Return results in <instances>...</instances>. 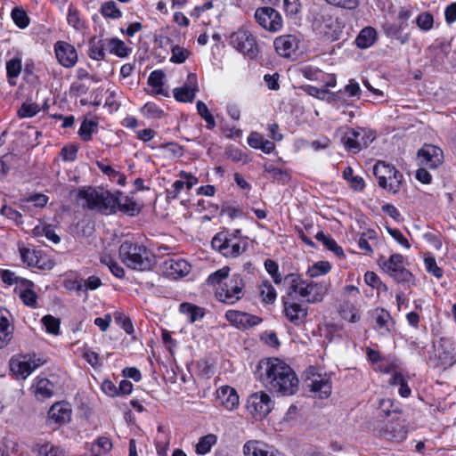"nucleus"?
Listing matches in <instances>:
<instances>
[{"instance_id": "7c9ffc66", "label": "nucleus", "mask_w": 456, "mask_h": 456, "mask_svg": "<svg viewBox=\"0 0 456 456\" xmlns=\"http://www.w3.org/2000/svg\"><path fill=\"white\" fill-rule=\"evenodd\" d=\"M34 283L28 280L24 281L20 287H15L14 291L19 295L20 300L28 306L37 305V296L33 290Z\"/></svg>"}, {"instance_id": "bb28decb", "label": "nucleus", "mask_w": 456, "mask_h": 456, "mask_svg": "<svg viewBox=\"0 0 456 456\" xmlns=\"http://www.w3.org/2000/svg\"><path fill=\"white\" fill-rule=\"evenodd\" d=\"M6 77L10 86H14L17 84V78L22 71V54L17 53L12 58L5 62Z\"/></svg>"}, {"instance_id": "0eeeda50", "label": "nucleus", "mask_w": 456, "mask_h": 456, "mask_svg": "<svg viewBox=\"0 0 456 456\" xmlns=\"http://www.w3.org/2000/svg\"><path fill=\"white\" fill-rule=\"evenodd\" d=\"M379 265L381 269L398 283H410L411 273L404 266V257L400 254H393L389 258L380 257Z\"/></svg>"}, {"instance_id": "6e6d98bb", "label": "nucleus", "mask_w": 456, "mask_h": 456, "mask_svg": "<svg viewBox=\"0 0 456 456\" xmlns=\"http://www.w3.org/2000/svg\"><path fill=\"white\" fill-rule=\"evenodd\" d=\"M229 267H223L208 275L206 282L208 285L216 286L220 284L229 276Z\"/></svg>"}, {"instance_id": "e2e57ef3", "label": "nucleus", "mask_w": 456, "mask_h": 456, "mask_svg": "<svg viewBox=\"0 0 456 456\" xmlns=\"http://www.w3.org/2000/svg\"><path fill=\"white\" fill-rule=\"evenodd\" d=\"M265 171L269 173L272 177L279 182L286 183L289 179V174L278 167H275L273 165L266 164L264 167Z\"/></svg>"}, {"instance_id": "473e14b6", "label": "nucleus", "mask_w": 456, "mask_h": 456, "mask_svg": "<svg viewBox=\"0 0 456 456\" xmlns=\"http://www.w3.org/2000/svg\"><path fill=\"white\" fill-rule=\"evenodd\" d=\"M105 47H107V39L92 37L88 43V56L94 61L105 60Z\"/></svg>"}, {"instance_id": "2f4dec72", "label": "nucleus", "mask_w": 456, "mask_h": 456, "mask_svg": "<svg viewBox=\"0 0 456 456\" xmlns=\"http://www.w3.org/2000/svg\"><path fill=\"white\" fill-rule=\"evenodd\" d=\"M375 318L374 329L382 336H387L390 333V314L384 309H376L373 313Z\"/></svg>"}, {"instance_id": "4468645a", "label": "nucleus", "mask_w": 456, "mask_h": 456, "mask_svg": "<svg viewBox=\"0 0 456 456\" xmlns=\"http://www.w3.org/2000/svg\"><path fill=\"white\" fill-rule=\"evenodd\" d=\"M379 436L383 438L393 441L402 442L407 436L404 421L401 419L398 414L394 415L379 429Z\"/></svg>"}, {"instance_id": "72a5a7b5", "label": "nucleus", "mask_w": 456, "mask_h": 456, "mask_svg": "<svg viewBox=\"0 0 456 456\" xmlns=\"http://www.w3.org/2000/svg\"><path fill=\"white\" fill-rule=\"evenodd\" d=\"M107 49L110 54L121 59L126 58L132 53V48L118 37L107 38Z\"/></svg>"}, {"instance_id": "09e8293b", "label": "nucleus", "mask_w": 456, "mask_h": 456, "mask_svg": "<svg viewBox=\"0 0 456 456\" xmlns=\"http://www.w3.org/2000/svg\"><path fill=\"white\" fill-rule=\"evenodd\" d=\"M330 269L331 265L328 261H318L308 268L307 274L312 278H315L328 273Z\"/></svg>"}, {"instance_id": "e433bc0d", "label": "nucleus", "mask_w": 456, "mask_h": 456, "mask_svg": "<svg viewBox=\"0 0 456 456\" xmlns=\"http://www.w3.org/2000/svg\"><path fill=\"white\" fill-rule=\"evenodd\" d=\"M179 311L188 317L190 322H194L204 315L202 308L191 303H182Z\"/></svg>"}, {"instance_id": "f704fd0d", "label": "nucleus", "mask_w": 456, "mask_h": 456, "mask_svg": "<svg viewBox=\"0 0 456 456\" xmlns=\"http://www.w3.org/2000/svg\"><path fill=\"white\" fill-rule=\"evenodd\" d=\"M378 33L372 27L363 28L355 38V45L361 49L370 47L377 40Z\"/></svg>"}, {"instance_id": "dca6fc26", "label": "nucleus", "mask_w": 456, "mask_h": 456, "mask_svg": "<svg viewBox=\"0 0 456 456\" xmlns=\"http://www.w3.org/2000/svg\"><path fill=\"white\" fill-rule=\"evenodd\" d=\"M417 158L419 166L435 169L443 163L444 154L440 148L426 144L418 151Z\"/></svg>"}, {"instance_id": "c03bdc74", "label": "nucleus", "mask_w": 456, "mask_h": 456, "mask_svg": "<svg viewBox=\"0 0 456 456\" xmlns=\"http://www.w3.org/2000/svg\"><path fill=\"white\" fill-rule=\"evenodd\" d=\"M141 112L145 118H151V119H159V118H162L165 115L163 110H161L154 102L145 103L142 107Z\"/></svg>"}, {"instance_id": "3c124183", "label": "nucleus", "mask_w": 456, "mask_h": 456, "mask_svg": "<svg viewBox=\"0 0 456 456\" xmlns=\"http://www.w3.org/2000/svg\"><path fill=\"white\" fill-rule=\"evenodd\" d=\"M197 111L199 115L207 123L208 129H213L216 126V121L213 115L209 112L208 106L201 101H199L196 104Z\"/></svg>"}, {"instance_id": "39448f33", "label": "nucleus", "mask_w": 456, "mask_h": 456, "mask_svg": "<svg viewBox=\"0 0 456 456\" xmlns=\"http://www.w3.org/2000/svg\"><path fill=\"white\" fill-rule=\"evenodd\" d=\"M312 28L317 35L330 41L337 40L342 32V26L338 18L327 10L315 14Z\"/></svg>"}, {"instance_id": "4c0bfd02", "label": "nucleus", "mask_w": 456, "mask_h": 456, "mask_svg": "<svg viewBox=\"0 0 456 456\" xmlns=\"http://www.w3.org/2000/svg\"><path fill=\"white\" fill-rule=\"evenodd\" d=\"M343 178L349 183V186L354 191H362L365 187L364 180L362 176L355 175L351 167H346L343 171Z\"/></svg>"}, {"instance_id": "c85d7f7f", "label": "nucleus", "mask_w": 456, "mask_h": 456, "mask_svg": "<svg viewBox=\"0 0 456 456\" xmlns=\"http://www.w3.org/2000/svg\"><path fill=\"white\" fill-rule=\"evenodd\" d=\"M34 395L37 400H45L53 395L54 385L45 378L37 377L32 386Z\"/></svg>"}, {"instance_id": "2eb2a0df", "label": "nucleus", "mask_w": 456, "mask_h": 456, "mask_svg": "<svg viewBox=\"0 0 456 456\" xmlns=\"http://www.w3.org/2000/svg\"><path fill=\"white\" fill-rule=\"evenodd\" d=\"M306 385L314 393H317L320 398H327L331 394V382L326 374L318 373L311 367L306 376Z\"/></svg>"}, {"instance_id": "f8f14e48", "label": "nucleus", "mask_w": 456, "mask_h": 456, "mask_svg": "<svg viewBox=\"0 0 456 456\" xmlns=\"http://www.w3.org/2000/svg\"><path fill=\"white\" fill-rule=\"evenodd\" d=\"M44 363L45 361L35 354L19 355L11 359L10 369L16 377L25 379Z\"/></svg>"}, {"instance_id": "5fc2aeb1", "label": "nucleus", "mask_w": 456, "mask_h": 456, "mask_svg": "<svg viewBox=\"0 0 456 456\" xmlns=\"http://www.w3.org/2000/svg\"><path fill=\"white\" fill-rule=\"evenodd\" d=\"M101 13L102 16L110 19H118L122 16V12L117 7L113 1H108L102 5Z\"/></svg>"}, {"instance_id": "de8ad7c7", "label": "nucleus", "mask_w": 456, "mask_h": 456, "mask_svg": "<svg viewBox=\"0 0 456 456\" xmlns=\"http://www.w3.org/2000/svg\"><path fill=\"white\" fill-rule=\"evenodd\" d=\"M305 92L309 95L314 96L320 100L327 101L329 102H333L336 99L335 94L328 91L327 89L308 86L305 88Z\"/></svg>"}, {"instance_id": "6ab92c4d", "label": "nucleus", "mask_w": 456, "mask_h": 456, "mask_svg": "<svg viewBox=\"0 0 456 456\" xmlns=\"http://www.w3.org/2000/svg\"><path fill=\"white\" fill-rule=\"evenodd\" d=\"M226 320L240 330H248L260 324L263 319L257 315L237 310H229L225 313Z\"/></svg>"}, {"instance_id": "338daca9", "label": "nucleus", "mask_w": 456, "mask_h": 456, "mask_svg": "<svg viewBox=\"0 0 456 456\" xmlns=\"http://www.w3.org/2000/svg\"><path fill=\"white\" fill-rule=\"evenodd\" d=\"M2 280L4 283L8 285L15 284L16 287H20L24 281H27V279H24L22 277L17 276L14 273L4 270L2 273Z\"/></svg>"}, {"instance_id": "1a4fd4ad", "label": "nucleus", "mask_w": 456, "mask_h": 456, "mask_svg": "<svg viewBox=\"0 0 456 456\" xmlns=\"http://www.w3.org/2000/svg\"><path fill=\"white\" fill-rule=\"evenodd\" d=\"M273 406L271 396L264 391L251 394L246 403L247 411L255 420L264 419L271 412Z\"/></svg>"}, {"instance_id": "a18cd8bd", "label": "nucleus", "mask_w": 456, "mask_h": 456, "mask_svg": "<svg viewBox=\"0 0 456 456\" xmlns=\"http://www.w3.org/2000/svg\"><path fill=\"white\" fill-rule=\"evenodd\" d=\"M97 126V122L86 119L80 126L78 134L83 141L88 142L92 139L93 134L96 132Z\"/></svg>"}, {"instance_id": "cd10ccee", "label": "nucleus", "mask_w": 456, "mask_h": 456, "mask_svg": "<svg viewBox=\"0 0 456 456\" xmlns=\"http://www.w3.org/2000/svg\"><path fill=\"white\" fill-rule=\"evenodd\" d=\"M284 282L287 285L288 298H292L294 295L303 297L306 281L303 280L300 275L297 273H289L285 276Z\"/></svg>"}, {"instance_id": "13d9d810", "label": "nucleus", "mask_w": 456, "mask_h": 456, "mask_svg": "<svg viewBox=\"0 0 456 456\" xmlns=\"http://www.w3.org/2000/svg\"><path fill=\"white\" fill-rule=\"evenodd\" d=\"M12 19L20 28H25L29 24V18L26 12L20 8H14L12 11Z\"/></svg>"}, {"instance_id": "ea45409f", "label": "nucleus", "mask_w": 456, "mask_h": 456, "mask_svg": "<svg viewBox=\"0 0 456 456\" xmlns=\"http://www.w3.org/2000/svg\"><path fill=\"white\" fill-rule=\"evenodd\" d=\"M217 442V437L214 434H208L200 438L195 446V452L199 455H205L210 452L213 445Z\"/></svg>"}, {"instance_id": "9b49d317", "label": "nucleus", "mask_w": 456, "mask_h": 456, "mask_svg": "<svg viewBox=\"0 0 456 456\" xmlns=\"http://www.w3.org/2000/svg\"><path fill=\"white\" fill-rule=\"evenodd\" d=\"M230 44L238 52L249 58H255L259 52L256 37L244 28H240L230 36Z\"/></svg>"}, {"instance_id": "864d4df0", "label": "nucleus", "mask_w": 456, "mask_h": 456, "mask_svg": "<svg viewBox=\"0 0 456 456\" xmlns=\"http://www.w3.org/2000/svg\"><path fill=\"white\" fill-rule=\"evenodd\" d=\"M165 74L162 70L152 71L148 77V85L156 89V94H162V86Z\"/></svg>"}, {"instance_id": "c756f323", "label": "nucleus", "mask_w": 456, "mask_h": 456, "mask_svg": "<svg viewBox=\"0 0 456 456\" xmlns=\"http://www.w3.org/2000/svg\"><path fill=\"white\" fill-rule=\"evenodd\" d=\"M8 311L0 308V348L4 347L12 338L13 326L9 320Z\"/></svg>"}, {"instance_id": "6e6552de", "label": "nucleus", "mask_w": 456, "mask_h": 456, "mask_svg": "<svg viewBox=\"0 0 456 456\" xmlns=\"http://www.w3.org/2000/svg\"><path fill=\"white\" fill-rule=\"evenodd\" d=\"M374 139L375 133L372 130L357 127L347 128L341 142L346 151L356 153L370 145Z\"/></svg>"}, {"instance_id": "423d86ee", "label": "nucleus", "mask_w": 456, "mask_h": 456, "mask_svg": "<svg viewBox=\"0 0 456 456\" xmlns=\"http://www.w3.org/2000/svg\"><path fill=\"white\" fill-rule=\"evenodd\" d=\"M373 174L381 188L394 194L399 191L403 175L395 167L378 161L373 167Z\"/></svg>"}, {"instance_id": "774afa93", "label": "nucleus", "mask_w": 456, "mask_h": 456, "mask_svg": "<svg viewBox=\"0 0 456 456\" xmlns=\"http://www.w3.org/2000/svg\"><path fill=\"white\" fill-rule=\"evenodd\" d=\"M424 264L427 271L436 278L443 276V271L437 266L436 261L433 256H426Z\"/></svg>"}, {"instance_id": "a19ab883", "label": "nucleus", "mask_w": 456, "mask_h": 456, "mask_svg": "<svg viewBox=\"0 0 456 456\" xmlns=\"http://www.w3.org/2000/svg\"><path fill=\"white\" fill-rule=\"evenodd\" d=\"M32 452L37 456H61V451L58 446L51 443L37 444Z\"/></svg>"}, {"instance_id": "0e129e2a", "label": "nucleus", "mask_w": 456, "mask_h": 456, "mask_svg": "<svg viewBox=\"0 0 456 456\" xmlns=\"http://www.w3.org/2000/svg\"><path fill=\"white\" fill-rule=\"evenodd\" d=\"M39 110V105L37 103H23L18 110V115L22 118H32L37 115Z\"/></svg>"}, {"instance_id": "f03ea898", "label": "nucleus", "mask_w": 456, "mask_h": 456, "mask_svg": "<svg viewBox=\"0 0 456 456\" xmlns=\"http://www.w3.org/2000/svg\"><path fill=\"white\" fill-rule=\"evenodd\" d=\"M117 194L119 193H112L102 187L84 186L77 190L76 200L83 208L110 215L117 211L119 203Z\"/></svg>"}, {"instance_id": "ddd939ff", "label": "nucleus", "mask_w": 456, "mask_h": 456, "mask_svg": "<svg viewBox=\"0 0 456 456\" xmlns=\"http://www.w3.org/2000/svg\"><path fill=\"white\" fill-rule=\"evenodd\" d=\"M256 22L265 30L278 32L282 28L283 20L280 12L272 7L257 8L255 12Z\"/></svg>"}, {"instance_id": "f257e3e1", "label": "nucleus", "mask_w": 456, "mask_h": 456, "mask_svg": "<svg viewBox=\"0 0 456 456\" xmlns=\"http://www.w3.org/2000/svg\"><path fill=\"white\" fill-rule=\"evenodd\" d=\"M260 381L272 393L289 396L297 393L299 380L292 368L278 358L259 362Z\"/></svg>"}, {"instance_id": "4be33fe9", "label": "nucleus", "mask_w": 456, "mask_h": 456, "mask_svg": "<svg viewBox=\"0 0 456 456\" xmlns=\"http://www.w3.org/2000/svg\"><path fill=\"white\" fill-rule=\"evenodd\" d=\"M300 40L294 35H282L276 37L273 46L276 53L283 58H291L299 48Z\"/></svg>"}, {"instance_id": "8fccbe9b", "label": "nucleus", "mask_w": 456, "mask_h": 456, "mask_svg": "<svg viewBox=\"0 0 456 456\" xmlns=\"http://www.w3.org/2000/svg\"><path fill=\"white\" fill-rule=\"evenodd\" d=\"M191 52L178 45H173L171 49L170 61L174 63H183L190 56Z\"/></svg>"}, {"instance_id": "aec40b11", "label": "nucleus", "mask_w": 456, "mask_h": 456, "mask_svg": "<svg viewBox=\"0 0 456 456\" xmlns=\"http://www.w3.org/2000/svg\"><path fill=\"white\" fill-rule=\"evenodd\" d=\"M161 270L166 276L175 280L187 275L191 271V265L183 258L171 257L161 264Z\"/></svg>"}, {"instance_id": "4d7b16f0", "label": "nucleus", "mask_w": 456, "mask_h": 456, "mask_svg": "<svg viewBox=\"0 0 456 456\" xmlns=\"http://www.w3.org/2000/svg\"><path fill=\"white\" fill-rule=\"evenodd\" d=\"M35 235L45 236L50 241L57 244L60 242V237L56 234L54 230L50 225L37 226L34 229Z\"/></svg>"}, {"instance_id": "69168bd1", "label": "nucleus", "mask_w": 456, "mask_h": 456, "mask_svg": "<svg viewBox=\"0 0 456 456\" xmlns=\"http://www.w3.org/2000/svg\"><path fill=\"white\" fill-rule=\"evenodd\" d=\"M265 267L275 284H280L282 281L281 275L279 273V266L275 261L271 259L265 260Z\"/></svg>"}, {"instance_id": "c9c22d12", "label": "nucleus", "mask_w": 456, "mask_h": 456, "mask_svg": "<svg viewBox=\"0 0 456 456\" xmlns=\"http://www.w3.org/2000/svg\"><path fill=\"white\" fill-rule=\"evenodd\" d=\"M67 22L74 29L82 31L86 28V22L82 19L79 11L72 4L69 5Z\"/></svg>"}, {"instance_id": "f3484780", "label": "nucleus", "mask_w": 456, "mask_h": 456, "mask_svg": "<svg viewBox=\"0 0 456 456\" xmlns=\"http://www.w3.org/2000/svg\"><path fill=\"white\" fill-rule=\"evenodd\" d=\"M19 251L21 260L29 267L38 269H52L53 263L44 256L39 250L27 248L24 244L19 245Z\"/></svg>"}, {"instance_id": "680f3d73", "label": "nucleus", "mask_w": 456, "mask_h": 456, "mask_svg": "<svg viewBox=\"0 0 456 456\" xmlns=\"http://www.w3.org/2000/svg\"><path fill=\"white\" fill-rule=\"evenodd\" d=\"M300 72L302 76L308 80H319L325 76V73H323L321 69L311 65H305L302 67L300 69Z\"/></svg>"}, {"instance_id": "393cba45", "label": "nucleus", "mask_w": 456, "mask_h": 456, "mask_svg": "<svg viewBox=\"0 0 456 456\" xmlns=\"http://www.w3.org/2000/svg\"><path fill=\"white\" fill-rule=\"evenodd\" d=\"M304 290L303 298L308 303H318L322 301L328 291L327 284L323 282H309L306 281Z\"/></svg>"}, {"instance_id": "052dcab7", "label": "nucleus", "mask_w": 456, "mask_h": 456, "mask_svg": "<svg viewBox=\"0 0 456 456\" xmlns=\"http://www.w3.org/2000/svg\"><path fill=\"white\" fill-rule=\"evenodd\" d=\"M102 285V281L99 277L92 275L89 276L87 279L83 280L81 282L78 283L77 289V290H94L98 289Z\"/></svg>"}, {"instance_id": "b1692460", "label": "nucleus", "mask_w": 456, "mask_h": 456, "mask_svg": "<svg viewBox=\"0 0 456 456\" xmlns=\"http://www.w3.org/2000/svg\"><path fill=\"white\" fill-rule=\"evenodd\" d=\"M199 91L198 79L195 74H189L186 83L173 90L174 97L181 102H191Z\"/></svg>"}, {"instance_id": "20e7f679", "label": "nucleus", "mask_w": 456, "mask_h": 456, "mask_svg": "<svg viewBox=\"0 0 456 456\" xmlns=\"http://www.w3.org/2000/svg\"><path fill=\"white\" fill-rule=\"evenodd\" d=\"M212 248L224 257H238L242 255L248 247L246 237L240 235V230L216 233L211 241Z\"/></svg>"}, {"instance_id": "79ce46f5", "label": "nucleus", "mask_w": 456, "mask_h": 456, "mask_svg": "<svg viewBox=\"0 0 456 456\" xmlns=\"http://www.w3.org/2000/svg\"><path fill=\"white\" fill-rule=\"evenodd\" d=\"M339 314L344 320L352 323L357 322L360 320V314L357 308L348 302L340 306Z\"/></svg>"}, {"instance_id": "a211bd4d", "label": "nucleus", "mask_w": 456, "mask_h": 456, "mask_svg": "<svg viewBox=\"0 0 456 456\" xmlns=\"http://www.w3.org/2000/svg\"><path fill=\"white\" fill-rule=\"evenodd\" d=\"M54 53L58 62L64 68L74 67L78 60L76 48L68 42L57 41L54 45Z\"/></svg>"}, {"instance_id": "412c9836", "label": "nucleus", "mask_w": 456, "mask_h": 456, "mask_svg": "<svg viewBox=\"0 0 456 456\" xmlns=\"http://www.w3.org/2000/svg\"><path fill=\"white\" fill-rule=\"evenodd\" d=\"M283 314L286 319L295 326H300L305 322L307 308L289 298H283Z\"/></svg>"}, {"instance_id": "37998d69", "label": "nucleus", "mask_w": 456, "mask_h": 456, "mask_svg": "<svg viewBox=\"0 0 456 456\" xmlns=\"http://www.w3.org/2000/svg\"><path fill=\"white\" fill-rule=\"evenodd\" d=\"M96 165L104 175L110 177V179L117 181V183L121 185L125 183V175H122L120 172L117 171L116 169H114L110 165L104 164L99 161L96 162Z\"/></svg>"}, {"instance_id": "bf43d9fd", "label": "nucleus", "mask_w": 456, "mask_h": 456, "mask_svg": "<svg viewBox=\"0 0 456 456\" xmlns=\"http://www.w3.org/2000/svg\"><path fill=\"white\" fill-rule=\"evenodd\" d=\"M42 323L45 327V330L48 333L57 335L60 331V320L53 317V315H45L42 318Z\"/></svg>"}, {"instance_id": "58836bf2", "label": "nucleus", "mask_w": 456, "mask_h": 456, "mask_svg": "<svg viewBox=\"0 0 456 456\" xmlns=\"http://www.w3.org/2000/svg\"><path fill=\"white\" fill-rule=\"evenodd\" d=\"M315 238L317 240L321 241L327 248V249L332 251L336 256H344L343 248L338 246L336 240L330 235H327L321 231L316 233Z\"/></svg>"}, {"instance_id": "49530a36", "label": "nucleus", "mask_w": 456, "mask_h": 456, "mask_svg": "<svg viewBox=\"0 0 456 456\" xmlns=\"http://www.w3.org/2000/svg\"><path fill=\"white\" fill-rule=\"evenodd\" d=\"M259 292L265 303L272 304L275 301L277 293L269 281H263L259 286Z\"/></svg>"}, {"instance_id": "603ef678", "label": "nucleus", "mask_w": 456, "mask_h": 456, "mask_svg": "<svg viewBox=\"0 0 456 456\" xmlns=\"http://www.w3.org/2000/svg\"><path fill=\"white\" fill-rule=\"evenodd\" d=\"M416 24L420 30L429 31L434 26V16L428 12H421L416 18Z\"/></svg>"}, {"instance_id": "7ed1b4c3", "label": "nucleus", "mask_w": 456, "mask_h": 456, "mask_svg": "<svg viewBox=\"0 0 456 456\" xmlns=\"http://www.w3.org/2000/svg\"><path fill=\"white\" fill-rule=\"evenodd\" d=\"M118 254L122 263L134 270H149L155 263V256L151 250L128 240L121 243Z\"/></svg>"}, {"instance_id": "9d476101", "label": "nucleus", "mask_w": 456, "mask_h": 456, "mask_svg": "<svg viewBox=\"0 0 456 456\" xmlns=\"http://www.w3.org/2000/svg\"><path fill=\"white\" fill-rule=\"evenodd\" d=\"M245 281L241 274H234L228 283L216 291V298L224 304L232 305L244 295Z\"/></svg>"}, {"instance_id": "a878e982", "label": "nucleus", "mask_w": 456, "mask_h": 456, "mask_svg": "<svg viewBox=\"0 0 456 456\" xmlns=\"http://www.w3.org/2000/svg\"><path fill=\"white\" fill-rule=\"evenodd\" d=\"M216 399L228 411L237 408L240 403L236 390L229 386H224L217 389Z\"/></svg>"}, {"instance_id": "5701e85b", "label": "nucleus", "mask_w": 456, "mask_h": 456, "mask_svg": "<svg viewBox=\"0 0 456 456\" xmlns=\"http://www.w3.org/2000/svg\"><path fill=\"white\" fill-rule=\"evenodd\" d=\"M72 416V408L69 403L58 402L48 411V422L62 426L69 423Z\"/></svg>"}]
</instances>
